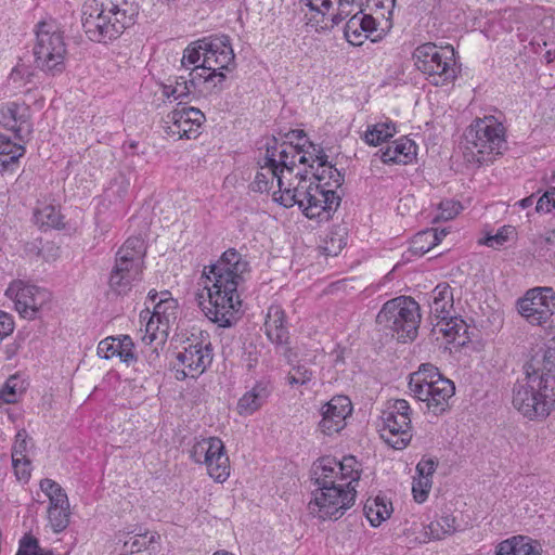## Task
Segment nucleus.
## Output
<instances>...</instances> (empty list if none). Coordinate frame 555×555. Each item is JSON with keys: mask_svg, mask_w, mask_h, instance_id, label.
I'll return each mask as SVG.
<instances>
[{"mask_svg": "<svg viewBox=\"0 0 555 555\" xmlns=\"http://www.w3.org/2000/svg\"><path fill=\"white\" fill-rule=\"evenodd\" d=\"M205 450L208 475L217 482H224L230 476V461L222 440L218 437L206 438Z\"/></svg>", "mask_w": 555, "mask_h": 555, "instance_id": "obj_21", "label": "nucleus"}, {"mask_svg": "<svg viewBox=\"0 0 555 555\" xmlns=\"http://www.w3.org/2000/svg\"><path fill=\"white\" fill-rule=\"evenodd\" d=\"M495 555H541V546L527 535H514L496 545Z\"/></svg>", "mask_w": 555, "mask_h": 555, "instance_id": "obj_28", "label": "nucleus"}, {"mask_svg": "<svg viewBox=\"0 0 555 555\" xmlns=\"http://www.w3.org/2000/svg\"><path fill=\"white\" fill-rule=\"evenodd\" d=\"M438 376H442L438 367L431 363H423L418 367L417 372H414L410 375L409 389L414 388L416 385L435 380V378H438Z\"/></svg>", "mask_w": 555, "mask_h": 555, "instance_id": "obj_44", "label": "nucleus"}, {"mask_svg": "<svg viewBox=\"0 0 555 555\" xmlns=\"http://www.w3.org/2000/svg\"><path fill=\"white\" fill-rule=\"evenodd\" d=\"M292 372L297 375L299 385H307L313 378V372L305 364H295L292 366Z\"/></svg>", "mask_w": 555, "mask_h": 555, "instance_id": "obj_63", "label": "nucleus"}, {"mask_svg": "<svg viewBox=\"0 0 555 555\" xmlns=\"http://www.w3.org/2000/svg\"><path fill=\"white\" fill-rule=\"evenodd\" d=\"M525 378L513 388V405L530 420L545 418L555 408V340L534 350Z\"/></svg>", "mask_w": 555, "mask_h": 555, "instance_id": "obj_2", "label": "nucleus"}, {"mask_svg": "<svg viewBox=\"0 0 555 555\" xmlns=\"http://www.w3.org/2000/svg\"><path fill=\"white\" fill-rule=\"evenodd\" d=\"M189 74H194V76L196 77V86L201 80H203V82H209L217 78L218 80L214 85V87H217L218 83H221L225 80V75L222 72L207 70L206 73H204L202 70V63L199 65L194 66V68H192V70Z\"/></svg>", "mask_w": 555, "mask_h": 555, "instance_id": "obj_52", "label": "nucleus"}, {"mask_svg": "<svg viewBox=\"0 0 555 555\" xmlns=\"http://www.w3.org/2000/svg\"><path fill=\"white\" fill-rule=\"evenodd\" d=\"M275 350L281 354L287 364L294 365L293 362L297 359L298 352L291 346V339H286L285 343L274 344Z\"/></svg>", "mask_w": 555, "mask_h": 555, "instance_id": "obj_59", "label": "nucleus"}, {"mask_svg": "<svg viewBox=\"0 0 555 555\" xmlns=\"http://www.w3.org/2000/svg\"><path fill=\"white\" fill-rule=\"evenodd\" d=\"M456 519L451 514H443L425 527V534L429 539L441 540L456 531Z\"/></svg>", "mask_w": 555, "mask_h": 555, "instance_id": "obj_38", "label": "nucleus"}, {"mask_svg": "<svg viewBox=\"0 0 555 555\" xmlns=\"http://www.w3.org/2000/svg\"><path fill=\"white\" fill-rule=\"evenodd\" d=\"M417 145L406 137H402L387 147L382 149L380 159L385 164H409L416 156Z\"/></svg>", "mask_w": 555, "mask_h": 555, "instance_id": "obj_26", "label": "nucleus"}, {"mask_svg": "<svg viewBox=\"0 0 555 555\" xmlns=\"http://www.w3.org/2000/svg\"><path fill=\"white\" fill-rule=\"evenodd\" d=\"M462 144L469 163H488L506 149L505 128L494 116L476 118L465 129Z\"/></svg>", "mask_w": 555, "mask_h": 555, "instance_id": "obj_5", "label": "nucleus"}, {"mask_svg": "<svg viewBox=\"0 0 555 555\" xmlns=\"http://www.w3.org/2000/svg\"><path fill=\"white\" fill-rule=\"evenodd\" d=\"M18 383L20 379L16 376H11L4 384L0 391V398L5 403H14L18 399Z\"/></svg>", "mask_w": 555, "mask_h": 555, "instance_id": "obj_51", "label": "nucleus"}, {"mask_svg": "<svg viewBox=\"0 0 555 555\" xmlns=\"http://www.w3.org/2000/svg\"><path fill=\"white\" fill-rule=\"evenodd\" d=\"M307 173L308 170H306L305 173L297 172L295 175V179L298 180L297 184L294 185L293 182H288L286 185L284 183L282 188H279L278 192L273 193L274 199L286 208L293 207L294 205L299 206L300 199H302V203L306 202L308 197L307 193L310 192V188L314 185L307 180Z\"/></svg>", "mask_w": 555, "mask_h": 555, "instance_id": "obj_24", "label": "nucleus"}, {"mask_svg": "<svg viewBox=\"0 0 555 555\" xmlns=\"http://www.w3.org/2000/svg\"><path fill=\"white\" fill-rule=\"evenodd\" d=\"M201 57L203 59V50L199 49V40H198L196 47H188L184 50L181 63L183 66H186V64L196 66L197 63L199 62Z\"/></svg>", "mask_w": 555, "mask_h": 555, "instance_id": "obj_60", "label": "nucleus"}, {"mask_svg": "<svg viewBox=\"0 0 555 555\" xmlns=\"http://www.w3.org/2000/svg\"><path fill=\"white\" fill-rule=\"evenodd\" d=\"M14 330V322L11 314L0 310V337L10 335Z\"/></svg>", "mask_w": 555, "mask_h": 555, "instance_id": "obj_64", "label": "nucleus"}, {"mask_svg": "<svg viewBox=\"0 0 555 555\" xmlns=\"http://www.w3.org/2000/svg\"><path fill=\"white\" fill-rule=\"evenodd\" d=\"M28 434L25 429H21L17 431L15 436V441L12 448V459L17 457H28L27 456V448H28Z\"/></svg>", "mask_w": 555, "mask_h": 555, "instance_id": "obj_53", "label": "nucleus"}, {"mask_svg": "<svg viewBox=\"0 0 555 555\" xmlns=\"http://www.w3.org/2000/svg\"><path fill=\"white\" fill-rule=\"evenodd\" d=\"M410 391L417 400L426 402L427 409L433 414L441 415L450 408L455 386L449 378L438 376L435 380L414 386Z\"/></svg>", "mask_w": 555, "mask_h": 555, "instance_id": "obj_13", "label": "nucleus"}, {"mask_svg": "<svg viewBox=\"0 0 555 555\" xmlns=\"http://www.w3.org/2000/svg\"><path fill=\"white\" fill-rule=\"evenodd\" d=\"M431 312L441 321L447 320L453 310V292L449 284L440 283L433 292Z\"/></svg>", "mask_w": 555, "mask_h": 555, "instance_id": "obj_30", "label": "nucleus"}, {"mask_svg": "<svg viewBox=\"0 0 555 555\" xmlns=\"http://www.w3.org/2000/svg\"><path fill=\"white\" fill-rule=\"evenodd\" d=\"M431 485L433 480L427 477H418V479H414L412 492L413 498L417 503H423L427 500Z\"/></svg>", "mask_w": 555, "mask_h": 555, "instance_id": "obj_50", "label": "nucleus"}, {"mask_svg": "<svg viewBox=\"0 0 555 555\" xmlns=\"http://www.w3.org/2000/svg\"><path fill=\"white\" fill-rule=\"evenodd\" d=\"M139 5L134 0H111L108 3L85 5L82 27L87 37L98 43H108L135 24Z\"/></svg>", "mask_w": 555, "mask_h": 555, "instance_id": "obj_4", "label": "nucleus"}, {"mask_svg": "<svg viewBox=\"0 0 555 555\" xmlns=\"http://www.w3.org/2000/svg\"><path fill=\"white\" fill-rule=\"evenodd\" d=\"M411 406L404 399H397L383 412L380 437L396 450H403L413 437Z\"/></svg>", "mask_w": 555, "mask_h": 555, "instance_id": "obj_11", "label": "nucleus"}, {"mask_svg": "<svg viewBox=\"0 0 555 555\" xmlns=\"http://www.w3.org/2000/svg\"><path fill=\"white\" fill-rule=\"evenodd\" d=\"M69 505L59 508H48L49 522L55 533L62 532L69 525Z\"/></svg>", "mask_w": 555, "mask_h": 555, "instance_id": "obj_46", "label": "nucleus"}, {"mask_svg": "<svg viewBox=\"0 0 555 555\" xmlns=\"http://www.w3.org/2000/svg\"><path fill=\"white\" fill-rule=\"evenodd\" d=\"M274 390L270 377L262 376L255 380L236 403V411L241 416H250L259 411L272 396Z\"/></svg>", "mask_w": 555, "mask_h": 555, "instance_id": "obj_20", "label": "nucleus"}, {"mask_svg": "<svg viewBox=\"0 0 555 555\" xmlns=\"http://www.w3.org/2000/svg\"><path fill=\"white\" fill-rule=\"evenodd\" d=\"M306 202H299V208L309 219H315L320 222L328 221L340 205L341 198L332 189H326L317 183L310 188L307 193Z\"/></svg>", "mask_w": 555, "mask_h": 555, "instance_id": "obj_15", "label": "nucleus"}, {"mask_svg": "<svg viewBox=\"0 0 555 555\" xmlns=\"http://www.w3.org/2000/svg\"><path fill=\"white\" fill-rule=\"evenodd\" d=\"M555 238V230H548L545 232V234L540 235L539 238L535 241V244L540 248V256L541 257H552L553 253H550V249L547 248L548 245H553Z\"/></svg>", "mask_w": 555, "mask_h": 555, "instance_id": "obj_57", "label": "nucleus"}, {"mask_svg": "<svg viewBox=\"0 0 555 555\" xmlns=\"http://www.w3.org/2000/svg\"><path fill=\"white\" fill-rule=\"evenodd\" d=\"M12 465L14 468L15 476L21 481H28L30 478L31 462L28 457H14L12 459Z\"/></svg>", "mask_w": 555, "mask_h": 555, "instance_id": "obj_54", "label": "nucleus"}, {"mask_svg": "<svg viewBox=\"0 0 555 555\" xmlns=\"http://www.w3.org/2000/svg\"><path fill=\"white\" fill-rule=\"evenodd\" d=\"M439 244V238L434 228L418 232L411 244L410 250L414 255H425Z\"/></svg>", "mask_w": 555, "mask_h": 555, "instance_id": "obj_41", "label": "nucleus"}, {"mask_svg": "<svg viewBox=\"0 0 555 555\" xmlns=\"http://www.w3.org/2000/svg\"><path fill=\"white\" fill-rule=\"evenodd\" d=\"M462 208L459 202L443 201L439 205V214L435 217V220H450L453 219Z\"/></svg>", "mask_w": 555, "mask_h": 555, "instance_id": "obj_55", "label": "nucleus"}, {"mask_svg": "<svg viewBox=\"0 0 555 555\" xmlns=\"http://www.w3.org/2000/svg\"><path fill=\"white\" fill-rule=\"evenodd\" d=\"M249 262L235 248L227 249L212 264L205 267V289L208 305L205 315L220 327H230L237 320L242 300L237 288L245 282Z\"/></svg>", "mask_w": 555, "mask_h": 555, "instance_id": "obj_1", "label": "nucleus"}, {"mask_svg": "<svg viewBox=\"0 0 555 555\" xmlns=\"http://www.w3.org/2000/svg\"><path fill=\"white\" fill-rule=\"evenodd\" d=\"M15 555H52V552L41 548L38 539L34 535L25 534L20 540V546Z\"/></svg>", "mask_w": 555, "mask_h": 555, "instance_id": "obj_48", "label": "nucleus"}, {"mask_svg": "<svg viewBox=\"0 0 555 555\" xmlns=\"http://www.w3.org/2000/svg\"><path fill=\"white\" fill-rule=\"evenodd\" d=\"M513 234H515L514 227L503 225L496 231L495 234H487L482 240H480V244L492 248H500L508 241Z\"/></svg>", "mask_w": 555, "mask_h": 555, "instance_id": "obj_47", "label": "nucleus"}, {"mask_svg": "<svg viewBox=\"0 0 555 555\" xmlns=\"http://www.w3.org/2000/svg\"><path fill=\"white\" fill-rule=\"evenodd\" d=\"M351 411L352 404L347 396H334L322 408V420L319 423L321 431L328 436L340 431Z\"/></svg>", "mask_w": 555, "mask_h": 555, "instance_id": "obj_19", "label": "nucleus"}, {"mask_svg": "<svg viewBox=\"0 0 555 555\" xmlns=\"http://www.w3.org/2000/svg\"><path fill=\"white\" fill-rule=\"evenodd\" d=\"M33 52L36 67L46 74L56 76L65 69L66 44L63 33L54 24L40 22L37 25Z\"/></svg>", "mask_w": 555, "mask_h": 555, "instance_id": "obj_9", "label": "nucleus"}, {"mask_svg": "<svg viewBox=\"0 0 555 555\" xmlns=\"http://www.w3.org/2000/svg\"><path fill=\"white\" fill-rule=\"evenodd\" d=\"M345 181V175L335 168L333 165L328 166V181H325L322 185L324 188L326 186H333V188H340Z\"/></svg>", "mask_w": 555, "mask_h": 555, "instance_id": "obj_62", "label": "nucleus"}, {"mask_svg": "<svg viewBox=\"0 0 555 555\" xmlns=\"http://www.w3.org/2000/svg\"><path fill=\"white\" fill-rule=\"evenodd\" d=\"M347 232L345 228L333 229L324 238L321 248L326 256H337L347 245Z\"/></svg>", "mask_w": 555, "mask_h": 555, "instance_id": "obj_42", "label": "nucleus"}, {"mask_svg": "<svg viewBox=\"0 0 555 555\" xmlns=\"http://www.w3.org/2000/svg\"><path fill=\"white\" fill-rule=\"evenodd\" d=\"M421 319L418 304L412 297L399 296L383 305L376 323L398 341L408 343L417 337Z\"/></svg>", "mask_w": 555, "mask_h": 555, "instance_id": "obj_6", "label": "nucleus"}, {"mask_svg": "<svg viewBox=\"0 0 555 555\" xmlns=\"http://www.w3.org/2000/svg\"><path fill=\"white\" fill-rule=\"evenodd\" d=\"M149 299L155 305L153 313L146 323V333L142 339L146 344H152L156 338L154 331L157 328V326H155L154 319H157V323L168 326L169 323L177 318L178 301L171 297V294L168 291L162 292L160 294L156 291H151L149 293Z\"/></svg>", "mask_w": 555, "mask_h": 555, "instance_id": "obj_17", "label": "nucleus"}, {"mask_svg": "<svg viewBox=\"0 0 555 555\" xmlns=\"http://www.w3.org/2000/svg\"><path fill=\"white\" fill-rule=\"evenodd\" d=\"M443 322L444 326L441 327V332L451 343L464 347L470 341L468 325L463 319L450 315Z\"/></svg>", "mask_w": 555, "mask_h": 555, "instance_id": "obj_36", "label": "nucleus"}, {"mask_svg": "<svg viewBox=\"0 0 555 555\" xmlns=\"http://www.w3.org/2000/svg\"><path fill=\"white\" fill-rule=\"evenodd\" d=\"M203 50L202 70H231L235 65V55L228 36L204 38L199 40Z\"/></svg>", "mask_w": 555, "mask_h": 555, "instance_id": "obj_16", "label": "nucleus"}, {"mask_svg": "<svg viewBox=\"0 0 555 555\" xmlns=\"http://www.w3.org/2000/svg\"><path fill=\"white\" fill-rule=\"evenodd\" d=\"M167 114L164 127L167 134H177L178 139H195L201 133L199 129L205 121V115L201 109L193 106L182 105Z\"/></svg>", "mask_w": 555, "mask_h": 555, "instance_id": "obj_14", "label": "nucleus"}, {"mask_svg": "<svg viewBox=\"0 0 555 555\" xmlns=\"http://www.w3.org/2000/svg\"><path fill=\"white\" fill-rule=\"evenodd\" d=\"M30 108L24 102H2L0 103V126L7 130L13 131L17 140H23L21 134L24 125L27 126V132L30 128Z\"/></svg>", "mask_w": 555, "mask_h": 555, "instance_id": "obj_22", "label": "nucleus"}, {"mask_svg": "<svg viewBox=\"0 0 555 555\" xmlns=\"http://www.w3.org/2000/svg\"><path fill=\"white\" fill-rule=\"evenodd\" d=\"M300 153L305 154V151L298 145H294L292 143V150L287 151V158L283 157L282 160H279V170H276V172L280 173L279 188H282V185H284V179H286V173H294V169L297 166V163H299L298 160H296V157ZM308 153L309 152H306L307 156L309 155Z\"/></svg>", "mask_w": 555, "mask_h": 555, "instance_id": "obj_43", "label": "nucleus"}, {"mask_svg": "<svg viewBox=\"0 0 555 555\" xmlns=\"http://www.w3.org/2000/svg\"><path fill=\"white\" fill-rule=\"evenodd\" d=\"M5 295L13 299L20 315L28 320L36 319L40 310L51 299V294L47 289L35 285H26L22 281L11 283L5 291Z\"/></svg>", "mask_w": 555, "mask_h": 555, "instance_id": "obj_12", "label": "nucleus"}, {"mask_svg": "<svg viewBox=\"0 0 555 555\" xmlns=\"http://www.w3.org/2000/svg\"><path fill=\"white\" fill-rule=\"evenodd\" d=\"M413 60L416 68L426 75L427 80L434 86L449 83L457 76L455 51L452 46L423 43L415 49Z\"/></svg>", "mask_w": 555, "mask_h": 555, "instance_id": "obj_7", "label": "nucleus"}, {"mask_svg": "<svg viewBox=\"0 0 555 555\" xmlns=\"http://www.w3.org/2000/svg\"><path fill=\"white\" fill-rule=\"evenodd\" d=\"M438 466V461L434 457L423 456L422 460L416 465V473L418 477H433L436 468Z\"/></svg>", "mask_w": 555, "mask_h": 555, "instance_id": "obj_56", "label": "nucleus"}, {"mask_svg": "<svg viewBox=\"0 0 555 555\" xmlns=\"http://www.w3.org/2000/svg\"><path fill=\"white\" fill-rule=\"evenodd\" d=\"M310 147L312 149L311 153H306L300 155L298 158L299 164L309 165L311 169H313V164L317 162L318 167L314 172H312L313 178L322 184L325 181H328V166L331 164L327 162V155L323 151L322 147H318L313 143H310Z\"/></svg>", "mask_w": 555, "mask_h": 555, "instance_id": "obj_32", "label": "nucleus"}, {"mask_svg": "<svg viewBox=\"0 0 555 555\" xmlns=\"http://www.w3.org/2000/svg\"><path fill=\"white\" fill-rule=\"evenodd\" d=\"M264 331L268 339L273 345L285 343L286 339H291V335L286 326V314L280 305H271L268 308Z\"/></svg>", "mask_w": 555, "mask_h": 555, "instance_id": "obj_25", "label": "nucleus"}, {"mask_svg": "<svg viewBox=\"0 0 555 555\" xmlns=\"http://www.w3.org/2000/svg\"><path fill=\"white\" fill-rule=\"evenodd\" d=\"M363 512L370 524L373 527H377L390 517L392 504L382 496L370 498L364 504Z\"/></svg>", "mask_w": 555, "mask_h": 555, "instance_id": "obj_33", "label": "nucleus"}, {"mask_svg": "<svg viewBox=\"0 0 555 555\" xmlns=\"http://www.w3.org/2000/svg\"><path fill=\"white\" fill-rule=\"evenodd\" d=\"M63 219L60 209L52 204H41L34 210V221L42 231L63 229Z\"/></svg>", "mask_w": 555, "mask_h": 555, "instance_id": "obj_31", "label": "nucleus"}, {"mask_svg": "<svg viewBox=\"0 0 555 555\" xmlns=\"http://www.w3.org/2000/svg\"><path fill=\"white\" fill-rule=\"evenodd\" d=\"M24 154V145L17 144L0 133V170H9L10 166L16 164Z\"/></svg>", "mask_w": 555, "mask_h": 555, "instance_id": "obj_37", "label": "nucleus"}, {"mask_svg": "<svg viewBox=\"0 0 555 555\" xmlns=\"http://www.w3.org/2000/svg\"><path fill=\"white\" fill-rule=\"evenodd\" d=\"M169 85H164L163 94L166 98H173L175 100H184L190 96L193 89L196 88V77L194 74H189V77L177 76L172 80L168 79Z\"/></svg>", "mask_w": 555, "mask_h": 555, "instance_id": "obj_35", "label": "nucleus"}, {"mask_svg": "<svg viewBox=\"0 0 555 555\" xmlns=\"http://www.w3.org/2000/svg\"><path fill=\"white\" fill-rule=\"evenodd\" d=\"M60 257V246H57L54 242L43 241L41 245V256L44 261H55Z\"/></svg>", "mask_w": 555, "mask_h": 555, "instance_id": "obj_61", "label": "nucleus"}, {"mask_svg": "<svg viewBox=\"0 0 555 555\" xmlns=\"http://www.w3.org/2000/svg\"><path fill=\"white\" fill-rule=\"evenodd\" d=\"M555 208V188L545 192L537 202L538 212H551Z\"/></svg>", "mask_w": 555, "mask_h": 555, "instance_id": "obj_58", "label": "nucleus"}, {"mask_svg": "<svg viewBox=\"0 0 555 555\" xmlns=\"http://www.w3.org/2000/svg\"><path fill=\"white\" fill-rule=\"evenodd\" d=\"M262 149H264V153H260L257 162L259 169L273 168V175H275L279 170V160H282L283 157L287 158V151L292 150V142H280L278 138L271 137L266 140L263 146L259 147L260 151Z\"/></svg>", "mask_w": 555, "mask_h": 555, "instance_id": "obj_27", "label": "nucleus"}, {"mask_svg": "<svg viewBox=\"0 0 555 555\" xmlns=\"http://www.w3.org/2000/svg\"><path fill=\"white\" fill-rule=\"evenodd\" d=\"M279 172L273 175V168H266L264 170L260 169L257 171L254 181L249 185L250 190L259 193L269 192L273 186L274 180L279 183Z\"/></svg>", "mask_w": 555, "mask_h": 555, "instance_id": "obj_45", "label": "nucleus"}, {"mask_svg": "<svg viewBox=\"0 0 555 555\" xmlns=\"http://www.w3.org/2000/svg\"><path fill=\"white\" fill-rule=\"evenodd\" d=\"M358 14H359L360 21L363 22L361 24V28H363L365 38H370L372 42L380 41L386 36V34L389 31V30H387V31H385V34L383 31V28H386V17H387V15L384 12H382L384 25L380 26L379 31L377 28L378 22L375 17H373L371 14H365L362 9H360L358 11Z\"/></svg>", "mask_w": 555, "mask_h": 555, "instance_id": "obj_40", "label": "nucleus"}, {"mask_svg": "<svg viewBox=\"0 0 555 555\" xmlns=\"http://www.w3.org/2000/svg\"><path fill=\"white\" fill-rule=\"evenodd\" d=\"M331 464L335 465L334 459L324 456L311 469V479L317 488L312 491L308 507L312 515L322 520L340 518L354 504L357 496L356 488L350 483L336 482L331 479L332 475L325 474L333 473Z\"/></svg>", "mask_w": 555, "mask_h": 555, "instance_id": "obj_3", "label": "nucleus"}, {"mask_svg": "<svg viewBox=\"0 0 555 555\" xmlns=\"http://www.w3.org/2000/svg\"><path fill=\"white\" fill-rule=\"evenodd\" d=\"M144 255V241L139 236L129 237L119 248L109 276V287L115 293L127 294L132 282L141 279Z\"/></svg>", "mask_w": 555, "mask_h": 555, "instance_id": "obj_8", "label": "nucleus"}, {"mask_svg": "<svg viewBox=\"0 0 555 555\" xmlns=\"http://www.w3.org/2000/svg\"><path fill=\"white\" fill-rule=\"evenodd\" d=\"M134 533L135 537L131 540H125L122 546L121 555H129L137 552H141L143 550H149L151 545L156 543L159 540V534L157 532H141V530L137 531V529L128 530V531H119V537L129 535Z\"/></svg>", "mask_w": 555, "mask_h": 555, "instance_id": "obj_34", "label": "nucleus"}, {"mask_svg": "<svg viewBox=\"0 0 555 555\" xmlns=\"http://www.w3.org/2000/svg\"><path fill=\"white\" fill-rule=\"evenodd\" d=\"M335 465H330L333 468L332 478L336 482L350 483L353 487V482H358L360 479L359 464L354 456H345L341 461H337L335 457ZM326 475L331 476V473L325 472Z\"/></svg>", "mask_w": 555, "mask_h": 555, "instance_id": "obj_29", "label": "nucleus"}, {"mask_svg": "<svg viewBox=\"0 0 555 555\" xmlns=\"http://www.w3.org/2000/svg\"><path fill=\"white\" fill-rule=\"evenodd\" d=\"M98 354L106 360L118 357L127 365L133 364L138 360L134 343L129 335L104 338L98 345Z\"/></svg>", "mask_w": 555, "mask_h": 555, "instance_id": "obj_23", "label": "nucleus"}, {"mask_svg": "<svg viewBox=\"0 0 555 555\" xmlns=\"http://www.w3.org/2000/svg\"><path fill=\"white\" fill-rule=\"evenodd\" d=\"M178 364L188 369L191 377L196 378L212 363L214 352L209 340L192 341L176 357Z\"/></svg>", "mask_w": 555, "mask_h": 555, "instance_id": "obj_18", "label": "nucleus"}, {"mask_svg": "<svg viewBox=\"0 0 555 555\" xmlns=\"http://www.w3.org/2000/svg\"><path fill=\"white\" fill-rule=\"evenodd\" d=\"M395 133L396 127L391 121L378 122L367 128L364 133V141L369 145L377 146L393 137Z\"/></svg>", "mask_w": 555, "mask_h": 555, "instance_id": "obj_39", "label": "nucleus"}, {"mask_svg": "<svg viewBox=\"0 0 555 555\" xmlns=\"http://www.w3.org/2000/svg\"><path fill=\"white\" fill-rule=\"evenodd\" d=\"M519 314L533 326L546 332L555 328V292L552 287H533L517 300Z\"/></svg>", "mask_w": 555, "mask_h": 555, "instance_id": "obj_10", "label": "nucleus"}, {"mask_svg": "<svg viewBox=\"0 0 555 555\" xmlns=\"http://www.w3.org/2000/svg\"><path fill=\"white\" fill-rule=\"evenodd\" d=\"M396 4V0H366V7L374 12L378 10H387L386 28L383 31L390 30L392 27V11Z\"/></svg>", "mask_w": 555, "mask_h": 555, "instance_id": "obj_49", "label": "nucleus"}]
</instances>
